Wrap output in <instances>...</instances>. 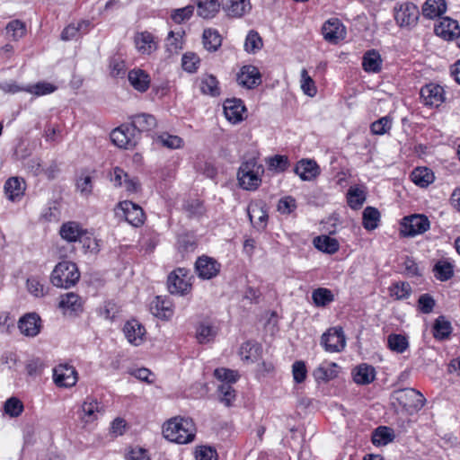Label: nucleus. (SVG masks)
I'll list each match as a JSON object with an SVG mask.
<instances>
[{
  "label": "nucleus",
  "mask_w": 460,
  "mask_h": 460,
  "mask_svg": "<svg viewBox=\"0 0 460 460\" xmlns=\"http://www.w3.org/2000/svg\"><path fill=\"white\" fill-rule=\"evenodd\" d=\"M164 438L177 444L192 442L196 436V426L190 418L176 416L168 420L163 427Z\"/></svg>",
  "instance_id": "obj_1"
},
{
  "label": "nucleus",
  "mask_w": 460,
  "mask_h": 460,
  "mask_svg": "<svg viewBox=\"0 0 460 460\" xmlns=\"http://www.w3.org/2000/svg\"><path fill=\"white\" fill-rule=\"evenodd\" d=\"M264 167L255 158L243 162L237 172V179L241 188L246 190H255L261 184Z\"/></svg>",
  "instance_id": "obj_2"
},
{
  "label": "nucleus",
  "mask_w": 460,
  "mask_h": 460,
  "mask_svg": "<svg viewBox=\"0 0 460 460\" xmlns=\"http://www.w3.org/2000/svg\"><path fill=\"white\" fill-rule=\"evenodd\" d=\"M80 278V272L75 263L68 261L58 262L50 276L51 283L61 288L73 287Z\"/></svg>",
  "instance_id": "obj_3"
},
{
  "label": "nucleus",
  "mask_w": 460,
  "mask_h": 460,
  "mask_svg": "<svg viewBox=\"0 0 460 460\" xmlns=\"http://www.w3.org/2000/svg\"><path fill=\"white\" fill-rule=\"evenodd\" d=\"M394 17L398 26L411 28L418 22L420 11L416 4L411 2L397 4L394 8Z\"/></svg>",
  "instance_id": "obj_4"
},
{
  "label": "nucleus",
  "mask_w": 460,
  "mask_h": 460,
  "mask_svg": "<svg viewBox=\"0 0 460 460\" xmlns=\"http://www.w3.org/2000/svg\"><path fill=\"white\" fill-rule=\"evenodd\" d=\"M167 287L171 294L184 296L190 292L191 282L188 270L178 268L171 272L167 279Z\"/></svg>",
  "instance_id": "obj_5"
},
{
  "label": "nucleus",
  "mask_w": 460,
  "mask_h": 460,
  "mask_svg": "<svg viewBox=\"0 0 460 460\" xmlns=\"http://www.w3.org/2000/svg\"><path fill=\"white\" fill-rule=\"evenodd\" d=\"M112 143L119 148L132 149L139 139V134L130 125H121L111 133Z\"/></svg>",
  "instance_id": "obj_6"
},
{
  "label": "nucleus",
  "mask_w": 460,
  "mask_h": 460,
  "mask_svg": "<svg viewBox=\"0 0 460 460\" xmlns=\"http://www.w3.org/2000/svg\"><path fill=\"white\" fill-rule=\"evenodd\" d=\"M105 412L103 404L93 396H87L81 405L79 418L84 424L98 420Z\"/></svg>",
  "instance_id": "obj_7"
},
{
  "label": "nucleus",
  "mask_w": 460,
  "mask_h": 460,
  "mask_svg": "<svg viewBox=\"0 0 460 460\" xmlns=\"http://www.w3.org/2000/svg\"><path fill=\"white\" fill-rule=\"evenodd\" d=\"M53 380L58 387H73L78 380V373L67 363L59 364L53 369Z\"/></svg>",
  "instance_id": "obj_8"
},
{
  "label": "nucleus",
  "mask_w": 460,
  "mask_h": 460,
  "mask_svg": "<svg viewBox=\"0 0 460 460\" xmlns=\"http://www.w3.org/2000/svg\"><path fill=\"white\" fill-rule=\"evenodd\" d=\"M321 344L326 351L339 352L342 350L346 345V340L342 329L331 328L325 332L321 338Z\"/></svg>",
  "instance_id": "obj_9"
},
{
  "label": "nucleus",
  "mask_w": 460,
  "mask_h": 460,
  "mask_svg": "<svg viewBox=\"0 0 460 460\" xmlns=\"http://www.w3.org/2000/svg\"><path fill=\"white\" fill-rule=\"evenodd\" d=\"M322 33L326 41L337 44L340 40L345 39L346 28L339 19L331 18L323 23Z\"/></svg>",
  "instance_id": "obj_10"
},
{
  "label": "nucleus",
  "mask_w": 460,
  "mask_h": 460,
  "mask_svg": "<svg viewBox=\"0 0 460 460\" xmlns=\"http://www.w3.org/2000/svg\"><path fill=\"white\" fill-rule=\"evenodd\" d=\"M430 224L424 215H412L403 219V234L406 236L421 234L429 229Z\"/></svg>",
  "instance_id": "obj_11"
},
{
  "label": "nucleus",
  "mask_w": 460,
  "mask_h": 460,
  "mask_svg": "<svg viewBox=\"0 0 460 460\" xmlns=\"http://www.w3.org/2000/svg\"><path fill=\"white\" fill-rule=\"evenodd\" d=\"M394 398L400 405L406 409H418L423 406L424 398L415 389L405 388L394 393Z\"/></svg>",
  "instance_id": "obj_12"
},
{
  "label": "nucleus",
  "mask_w": 460,
  "mask_h": 460,
  "mask_svg": "<svg viewBox=\"0 0 460 460\" xmlns=\"http://www.w3.org/2000/svg\"><path fill=\"white\" fill-rule=\"evenodd\" d=\"M198 276L202 279H211L218 275L220 264L208 256L199 257L195 263Z\"/></svg>",
  "instance_id": "obj_13"
},
{
  "label": "nucleus",
  "mask_w": 460,
  "mask_h": 460,
  "mask_svg": "<svg viewBox=\"0 0 460 460\" xmlns=\"http://www.w3.org/2000/svg\"><path fill=\"white\" fill-rule=\"evenodd\" d=\"M420 97L426 106L438 107L445 101V91L438 84H429L421 88Z\"/></svg>",
  "instance_id": "obj_14"
},
{
  "label": "nucleus",
  "mask_w": 460,
  "mask_h": 460,
  "mask_svg": "<svg viewBox=\"0 0 460 460\" xmlns=\"http://www.w3.org/2000/svg\"><path fill=\"white\" fill-rule=\"evenodd\" d=\"M118 207L122 210L126 220L133 226H140L145 221V213L140 206L129 201L124 200L119 203Z\"/></svg>",
  "instance_id": "obj_15"
},
{
  "label": "nucleus",
  "mask_w": 460,
  "mask_h": 460,
  "mask_svg": "<svg viewBox=\"0 0 460 460\" xmlns=\"http://www.w3.org/2000/svg\"><path fill=\"white\" fill-rule=\"evenodd\" d=\"M236 81L239 85L252 89L261 84V73L254 66H243L236 75Z\"/></svg>",
  "instance_id": "obj_16"
},
{
  "label": "nucleus",
  "mask_w": 460,
  "mask_h": 460,
  "mask_svg": "<svg viewBox=\"0 0 460 460\" xmlns=\"http://www.w3.org/2000/svg\"><path fill=\"white\" fill-rule=\"evenodd\" d=\"M224 114L226 119L232 124H237L243 120V113L246 111L242 100L227 99L225 101Z\"/></svg>",
  "instance_id": "obj_17"
},
{
  "label": "nucleus",
  "mask_w": 460,
  "mask_h": 460,
  "mask_svg": "<svg viewBox=\"0 0 460 460\" xmlns=\"http://www.w3.org/2000/svg\"><path fill=\"white\" fill-rule=\"evenodd\" d=\"M249 219L253 227L263 230L267 226L268 212L262 202H252L247 208Z\"/></svg>",
  "instance_id": "obj_18"
},
{
  "label": "nucleus",
  "mask_w": 460,
  "mask_h": 460,
  "mask_svg": "<svg viewBox=\"0 0 460 460\" xmlns=\"http://www.w3.org/2000/svg\"><path fill=\"white\" fill-rule=\"evenodd\" d=\"M434 31L437 36L451 40L460 36V27L456 20L448 17L443 18L438 24L435 25Z\"/></svg>",
  "instance_id": "obj_19"
},
{
  "label": "nucleus",
  "mask_w": 460,
  "mask_h": 460,
  "mask_svg": "<svg viewBox=\"0 0 460 460\" xmlns=\"http://www.w3.org/2000/svg\"><path fill=\"white\" fill-rule=\"evenodd\" d=\"M222 8L230 17L240 18L252 9L250 0H222Z\"/></svg>",
  "instance_id": "obj_20"
},
{
  "label": "nucleus",
  "mask_w": 460,
  "mask_h": 460,
  "mask_svg": "<svg viewBox=\"0 0 460 460\" xmlns=\"http://www.w3.org/2000/svg\"><path fill=\"white\" fill-rule=\"evenodd\" d=\"M295 172L302 181H310L320 174V167L312 159H302L296 164Z\"/></svg>",
  "instance_id": "obj_21"
},
{
  "label": "nucleus",
  "mask_w": 460,
  "mask_h": 460,
  "mask_svg": "<svg viewBox=\"0 0 460 460\" xmlns=\"http://www.w3.org/2000/svg\"><path fill=\"white\" fill-rule=\"evenodd\" d=\"M123 332L129 343L138 346L144 341L146 329L137 320H130L125 323Z\"/></svg>",
  "instance_id": "obj_22"
},
{
  "label": "nucleus",
  "mask_w": 460,
  "mask_h": 460,
  "mask_svg": "<svg viewBox=\"0 0 460 460\" xmlns=\"http://www.w3.org/2000/svg\"><path fill=\"white\" fill-rule=\"evenodd\" d=\"M136 49L142 55H150L157 49L155 37L148 31L138 32L135 35Z\"/></svg>",
  "instance_id": "obj_23"
},
{
  "label": "nucleus",
  "mask_w": 460,
  "mask_h": 460,
  "mask_svg": "<svg viewBox=\"0 0 460 460\" xmlns=\"http://www.w3.org/2000/svg\"><path fill=\"white\" fill-rule=\"evenodd\" d=\"M128 79L130 85L139 93L146 92L151 83L149 75L139 68L130 70L128 75Z\"/></svg>",
  "instance_id": "obj_24"
},
{
  "label": "nucleus",
  "mask_w": 460,
  "mask_h": 460,
  "mask_svg": "<svg viewBox=\"0 0 460 460\" xmlns=\"http://www.w3.org/2000/svg\"><path fill=\"white\" fill-rule=\"evenodd\" d=\"M151 313L161 319H169L172 314V305L170 300L156 296L150 304Z\"/></svg>",
  "instance_id": "obj_25"
},
{
  "label": "nucleus",
  "mask_w": 460,
  "mask_h": 460,
  "mask_svg": "<svg viewBox=\"0 0 460 460\" xmlns=\"http://www.w3.org/2000/svg\"><path fill=\"white\" fill-rule=\"evenodd\" d=\"M18 326L22 334L34 337L40 332V318L35 314H28L20 319Z\"/></svg>",
  "instance_id": "obj_26"
},
{
  "label": "nucleus",
  "mask_w": 460,
  "mask_h": 460,
  "mask_svg": "<svg viewBox=\"0 0 460 460\" xmlns=\"http://www.w3.org/2000/svg\"><path fill=\"white\" fill-rule=\"evenodd\" d=\"M239 355L243 362L247 364L254 363L261 358V347L256 342H244L240 347Z\"/></svg>",
  "instance_id": "obj_27"
},
{
  "label": "nucleus",
  "mask_w": 460,
  "mask_h": 460,
  "mask_svg": "<svg viewBox=\"0 0 460 460\" xmlns=\"http://www.w3.org/2000/svg\"><path fill=\"white\" fill-rule=\"evenodd\" d=\"M156 119L147 113H140L131 117L130 126L136 128V132L150 131L156 127Z\"/></svg>",
  "instance_id": "obj_28"
},
{
  "label": "nucleus",
  "mask_w": 460,
  "mask_h": 460,
  "mask_svg": "<svg viewBox=\"0 0 460 460\" xmlns=\"http://www.w3.org/2000/svg\"><path fill=\"white\" fill-rule=\"evenodd\" d=\"M447 11L445 0H426L422 5V14L429 19L441 16Z\"/></svg>",
  "instance_id": "obj_29"
},
{
  "label": "nucleus",
  "mask_w": 460,
  "mask_h": 460,
  "mask_svg": "<svg viewBox=\"0 0 460 460\" xmlns=\"http://www.w3.org/2000/svg\"><path fill=\"white\" fill-rule=\"evenodd\" d=\"M58 305L64 313H77L82 311L83 301L77 294L69 292L61 296Z\"/></svg>",
  "instance_id": "obj_30"
},
{
  "label": "nucleus",
  "mask_w": 460,
  "mask_h": 460,
  "mask_svg": "<svg viewBox=\"0 0 460 460\" xmlns=\"http://www.w3.org/2000/svg\"><path fill=\"white\" fill-rule=\"evenodd\" d=\"M375 368L367 364H360L353 370V380L358 385H368L375 380Z\"/></svg>",
  "instance_id": "obj_31"
},
{
  "label": "nucleus",
  "mask_w": 460,
  "mask_h": 460,
  "mask_svg": "<svg viewBox=\"0 0 460 460\" xmlns=\"http://www.w3.org/2000/svg\"><path fill=\"white\" fill-rule=\"evenodd\" d=\"M362 66L368 73L379 72L382 67V58L378 51L375 49L367 51L363 56Z\"/></svg>",
  "instance_id": "obj_32"
},
{
  "label": "nucleus",
  "mask_w": 460,
  "mask_h": 460,
  "mask_svg": "<svg viewBox=\"0 0 460 460\" xmlns=\"http://www.w3.org/2000/svg\"><path fill=\"white\" fill-rule=\"evenodd\" d=\"M221 5L218 0H198L197 13L204 19H210L218 13Z\"/></svg>",
  "instance_id": "obj_33"
},
{
  "label": "nucleus",
  "mask_w": 460,
  "mask_h": 460,
  "mask_svg": "<svg viewBox=\"0 0 460 460\" xmlns=\"http://www.w3.org/2000/svg\"><path fill=\"white\" fill-rule=\"evenodd\" d=\"M90 22L87 21H81L77 23H71L67 25L61 33L62 40H71L77 39L81 33H86L89 30Z\"/></svg>",
  "instance_id": "obj_34"
},
{
  "label": "nucleus",
  "mask_w": 460,
  "mask_h": 460,
  "mask_svg": "<svg viewBox=\"0 0 460 460\" xmlns=\"http://www.w3.org/2000/svg\"><path fill=\"white\" fill-rule=\"evenodd\" d=\"M59 233L63 239L70 243L76 242L78 240L80 241L84 234V231L75 222H67L63 224Z\"/></svg>",
  "instance_id": "obj_35"
},
{
  "label": "nucleus",
  "mask_w": 460,
  "mask_h": 460,
  "mask_svg": "<svg viewBox=\"0 0 460 460\" xmlns=\"http://www.w3.org/2000/svg\"><path fill=\"white\" fill-rule=\"evenodd\" d=\"M199 88L202 93L217 97L220 95L219 82L213 75H204L200 78Z\"/></svg>",
  "instance_id": "obj_36"
},
{
  "label": "nucleus",
  "mask_w": 460,
  "mask_h": 460,
  "mask_svg": "<svg viewBox=\"0 0 460 460\" xmlns=\"http://www.w3.org/2000/svg\"><path fill=\"white\" fill-rule=\"evenodd\" d=\"M314 245L319 251L329 254L335 253L340 248L338 241L328 235H320L315 237L314 239Z\"/></svg>",
  "instance_id": "obj_37"
},
{
  "label": "nucleus",
  "mask_w": 460,
  "mask_h": 460,
  "mask_svg": "<svg viewBox=\"0 0 460 460\" xmlns=\"http://www.w3.org/2000/svg\"><path fill=\"white\" fill-rule=\"evenodd\" d=\"M204 48L208 51H216L221 46L222 38L215 29H205L202 35Z\"/></svg>",
  "instance_id": "obj_38"
},
{
  "label": "nucleus",
  "mask_w": 460,
  "mask_h": 460,
  "mask_svg": "<svg viewBox=\"0 0 460 460\" xmlns=\"http://www.w3.org/2000/svg\"><path fill=\"white\" fill-rule=\"evenodd\" d=\"M411 181L420 187H427L434 181V173L427 167H419L412 171Z\"/></svg>",
  "instance_id": "obj_39"
},
{
  "label": "nucleus",
  "mask_w": 460,
  "mask_h": 460,
  "mask_svg": "<svg viewBox=\"0 0 460 460\" xmlns=\"http://www.w3.org/2000/svg\"><path fill=\"white\" fill-rule=\"evenodd\" d=\"M394 439V430L385 426L378 427L372 434V443L375 446H385Z\"/></svg>",
  "instance_id": "obj_40"
},
{
  "label": "nucleus",
  "mask_w": 460,
  "mask_h": 460,
  "mask_svg": "<svg viewBox=\"0 0 460 460\" xmlns=\"http://www.w3.org/2000/svg\"><path fill=\"white\" fill-rule=\"evenodd\" d=\"M337 364L331 362L322 363L314 372L317 380L328 381L337 376Z\"/></svg>",
  "instance_id": "obj_41"
},
{
  "label": "nucleus",
  "mask_w": 460,
  "mask_h": 460,
  "mask_svg": "<svg viewBox=\"0 0 460 460\" xmlns=\"http://www.w3.org/2000/svg\"><path fill=\"white\" fill-rule=\"evenodd\" d=\"M347 201L352 209H359L366 201V191L359 187H350L347 193Z\"/></svg>",
  "instance_id": "obj_42"
},
{
  "label": "nucleus",
  "mask_w": 460,
  "mask_h": 460,
  "mask_svg": "<svg viewBox=\"0 0 460 460\" xmlns=\"http://www.w3.org/2000/svg\"><path fill=\"white\" fill-rule=\"evenodd\" d=\"M388 348L396 353L402 354L409 348V341L405 335L392 333L387 337Z\"/></svg>",
  "instance_id": "obj_43"
},
{
  "label": "nucleus",
  "mask_w": 460,
  "mask_h": 460,
  "mask_svg": "<svg viewBox=\"0 0 460 460\" xmlns=\"http://www.w3.org/2000/svg\"><path fill=\"white\" fill-rule=\"evenodd\" d=\"M362 219V224L365 229L374 230L378 226L380 213L376 208L367 207L363 211Z\"/></svg>",
  "instance_id": "obj_44"
},
{
  "label": "nucleus",
  "mask_w": 460,
  "mask_h": 460,
  "mask_svg": "<svg viewBox=\"0 0 460 460\" xmlns=\"http://www.w3.org/2000/svg\"><path fill=\"white\" fill-rule=\"evenodd\" d=\"M314 304L318 307H323L334 300L332 292L325 288H318L312 293Z\"/></svg>",
  "instance_id": "obj_45"
},
{
  "label": "nucleus",
  "mask_w": 460,
  "mask_h": 460,
  "mask_svg": "<svg viewBox=\"0 0 460 460\" xmlns=\"http://www.w3.org/2000/svg\"><path fill=\"white\" fill-rule=\"evenodd\" d=\"M217 335V329L212 324L201 323L197 327L196 337L199 343L211 341Z\"/></svg>",
  "instance_id": "obj_46"
},
{
  "label": "nucleus",
  "mask_w": 460,
  "mask_h": 460,
  "mask_svg": "<svg viewBox=\"0 0 460 460\" xmlns=\"http://www.w3.org/2000/svg\"><path fill=\"white\" fill-rule=\"evenodd\" d=\"M155 141L157 144L169 149H178L183 146V140L181 137L166 132L158 135Z\"/></svg>",
  "instance_id": "obj_47"
},
{
  "label": "nucleus",
  "mask_w": 460,
  "mask_h": 460,
  "mask_svg": "<svg viewBox=\"0 0 460 460\" xmlns=\"http://www.w3.org/2000/svg\"><path fill=\"white\" fill-rule=\"evenodd\" d=\"M452 332L451 323L444 316H439L433 326V335L438 340L447 338Z\"/></svg>",
  "instance_id": "obj_48"
},
{
  "label": "nucleus",
  "mask_w": 460,
  "mask_h": 460,
  "mask_svg": "<svg viewBox=\"0 0 460 460\" xmlns=\"http://www.w3.org/2000/svg\"><path fill=\"white\" fill-rule=\"evenodd\" d=\"M435 276L441 281L451 279L454 275L453 265L446 261H439L434 266Z\"/></svg>",
  "instance_id": "obj_49"
},
{
  "label": "nucleus",
  "mask_w": 460,
  "mask_h": 460,
  "mask_svg": "<svg viewBox=\"0 0 460 460\" xmlns=\"http://www.w3.org/2000/svg\"><path fill=\"white\" fill-rule=\"evenodd\" d=\"M4 191L9 199L14 200L22 195V188L17 177L9 178L4 183Z\"/></svg>",
  "instance_id": "obj_50"
},
{
  "label": "nucleus",
  "mask_w": 460,
  "mask_h": 460,
  "mask_svg": "<svg viewBox=\"0 0 460 460\" xmlns=\"http://www.w3.org/2000/svg\"><path fill=\"white\" fill-rule=\"evenodd\" d=\"M300 85L303 93L310 97H314L317 93L315 83L305 68L301 71Z\"/></svg>",
  "instance_id": "obj_51"
},
{
  "label": "nucleus",
  "mask_w": 460,
  "mask_h": 460,
  "mask_svg": "<svg viewBox=\"0 0 460 460\" xmlns=\"http://www.w3.org/2000/svg\"><path fill=\"white\" fill-rule=\"evenodd\" d=\"M200 59L194 52H187L182 56L181 66L188 73H195L199 66Z\"/></svg>",
  "instance_id": "obj_52"
},
{
  "label": "nucleus",
  "mask_w": 460,
  "mask_h": 460,
  "mask_svg": "<svg viewBox=\"0 0 460 460\" xmlns=\"http://www.w3.org/2000/svg\"><path fill=\"white\" fill-rule=\"evenodd\" d=\"M269 169L277 172H283L289 167V160L286 155H276L267 160Z\"/></svg>",
  "instance_id": "obj_53"
},
{
  "label": "nucleus",
  "mask_w": 460,
  "mask_h": 460,
  "mask_svg": "<svg viewBox=\"0 0 460 460\" xmlns=\"http://www.w3.org/2000/svg\"><path fill=\"white\" fill-rule=\"evenodd\" d=\"M56 90L57 86L49 82H39L28 88H25L26 92L37 96L49 94L54 93Z\"/></svg>",
  "instance_id": "obj_54"
},
{
  "label": "nucleus",
  "mask_w": 460,
  "mask_h": 460,
  "mask_svg": "<svg viewBox=\"0 0 460 460\" xmlns=\"http://www.w3.org/2000/svg\"><path fill=\"white\" fill-rule=\"evenodd\" d=\"M262 48V40L259 33L251 31L246 36L244 42V49L249 53H255Z\"/></svg>",
  "instance_id": "obj_55"
},
{
  "label": "nucleus",
  "mask_w": 460,
  "mask_h": 460,
  "mask_svg": "<svg viewBox=\"0 0 460 460\" xmlns=\"http://www.w3.org/2000/svg\"><path fill=\"white\" fill-rule=\"evenodd\" d=\"M411 293V288L407 282H397L390 288V295L395 299H406Z\"/></svg>",
  "instance_id": "obj_56"
},
{
  "label": "nucleus",
  "mask_w": 460,
  "mask_h": 460,
  "mask_svg": "<svg viewBox=\"0 0 460 460\" xmlns=\"http://www.w3.org/2000/svg\"><path fill=\"white\" fill-rule=\"evenodd\" d=\"M28 291L36 297H42L47 294L48 288L37 278L31 277L27 279Z\"/></svg>",
  "instance_id": "obj_57"
},
{
  "label": "nucleus",
  "mask_w": 460,
  "mask_h": 460,
  "mask_svg": "<svg viewBox=\"0 0 460 460\" xmlns=\"http://www.w3.org/2000/svg\"><path fill=\"white\" fill-rule=\"evenodd\" d=\"M214 376L223 383L229 385L235 383L239 379L237 371L224 367L217 368L214 372Z\"/></svg>",
  "instance_id": "obj_58"
},
{
  "label": "nucleus",
  "mask_w": 460,
  "mask_h": 460,
  "mask_svg": "<svg viewBox=\"0 0 460 460\" xmlns=\"http://www.w3.org/2000/svg\"><path fill=\"white\" fill-rule=\"evenodd\" d=\"M220 401L226 406H231L235 399V391L231 385L223 383L218 386Z\"/></svg>",
  "instance_id": "obj_59"
},
{
  "label": "nucleus",
  "mask_w": 460,
  "mask_h": 460,
  "mask_svg": "<svg viewBox=\"0 0 460 460\" xmlns=\"http://www.w3.org/2000/svg\"><path fill=\"white\" fill-rule=\"evenodd\" d=\"M391 118L389 116H385L373 122L370 126V129L375 135H384L391 129Z\"/></svg>",
  "instance_id": "obj_60"
},
{
  "label": "nucleus",
  "mask_w": 460,
  "mask_h": 460,
  "mask_svg": "<svg viewBox=\"0 0 460 460\" xmlns=\"http://www.w3.org/2000/svg\"><path fill=\"white\" fill-rule=\"evenodd\" d=\"M193 12L194 6L187 5L182 8L172 10L171 13V18L174 22L181 24L185 21L189 20L192 16Z\"/></svg>",
  "instance_id": "obj_61"
},
{
  "label": "nucleus",
  "mask_w": 460,
  "mask_h": 460,
  "mask_svg": "<svg viewBox=\"0 0 460 460\" xmlns=\"http://www.w3.org/2000/svg\"><path fill=\"white\" fill-rule=\"evenodd\" d=\"M6 32L13 40H18L25 33L24 23L19 20L11 21L6 25Z\"/></svg>",
  "instance_id": "obj_62"
},
{
  "label": "nucleus",
  "mask_w": 460,
  "mask_h": 460,
  "mask_svg": "<svg viewBox=\"0 0 460 460\" xmlns=\"http://www.w3.org/2000/svg\"><path fill=\"white\" fill-rule=\"evenodd\" d=\"M182 36L181 33L175 34L170 31L166 39V48L170 53H178L182 49Z\"/></svg>",
  "instance_id": "obj_63"
},
{
  "label": "nucleus",
  "mask_w": 460,
  "mask_h": 460,
  "mask_svg": "<svg viewBox=\"0 0 460 460\" xmlns=\"http://www.w3.org/2000/svg\"><path fill=\"white\" fill-rule=\"evenodd\" d=\"M22 410L23 405L22 402L17 398H10L4 403L5 412L12 417L19 416L22 413Z\"/></svg>",
  "instance_id": "obj_64"
}]
</instances>
